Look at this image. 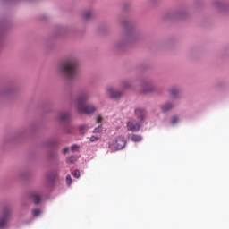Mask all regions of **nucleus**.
<instances>
[{"label":"nucleus","mask_w":229,"mask_h":229,"mask_svg":"<svg viewBox=\"0 0 229 229\" xmlns=\"http://www.w3.org/2000/svg\"><path fill=\"white\" fill-rule=\"evenodd\" d=\"M59 71L68 80L76 78V72H78V61L74 58L64 61L59 64Z\"/></svg>","instance_id":"1"},{"label":"nucleus","mask_w":229,"mask_h":229,"mask_svg":"<svg viewBox=\"0 0 229 229\" xmlns=\"http://www.w3.org/2000/svg\"><path fill=\"white\" fill-rule=\"evenodd\" d=\"M89 95L83 94L77 98V109L80 114H94L96 107L92 105H86Z\"/></svg>","instance_id":"2"},{"label":"nucleus","mask_w":229,"mask_h":229,"mask_svg":"<svg viewBox=\"0 0 229 229\" xmlns=\"http://www.w3.org/2000/svg\"><path fill=\"white\" fill-rule=\"evenodd\" d=\"M125 146L126 140L122 136H118L109 144V148L112 151H119V149H123Z\"/></svg>","instance_id":"3"},{"label":"nucleus","mask_w":229,"mask_h":229,"mask_svg":"<svg viewBox=\"0 0 229 229\" xmlns=\"http://www.w3.org/2000/svg\"><path fill=\"white\" fill-rule=\"evenodd\" d=\"M140 130V123L137 120H131L127 123V131H139Z\"/></svg>","instance_id":"4"},{"label":"nucleus","mask_w":229,"mask_h":229,"mask_svg":"<svg viewBox=\"0 0 229 229\" xmlns=\"http://www.w3.org/2000/svg\"><path fill=\"white\" fill-rule=\"evenodd\" d=\"M107 96H110L113 99H117V98H121L122 93L114 89V88L109 87L106 89Z\"/></svg>","instance_id":"5"},{"label":"nucleus","mask_w":229,"mask_h":229,"mask_svg":"<svg viewBox=\"0 0 229 229\" xmlns=\"http://www.w3.org/2000/svg\"><path fill=\"white\" fill-rule=\"evenodd\" d=\"M135 115H137L140 121H144V117H146V110L138 108L135 110Z\"/></svg>","instance_id":"6"},{"label":"nucleus","mask_w":229,"mask_h":229,"mask_svg":"<svg viewBox=\"0 0 229 229\" xmlns=\"http://www.w3.org/2000/svg\"><path fill=\"white\" fill-rule=\"evenodd\" d=\"M6 221H8V210L4 213V217L0 218V228L6 226Z\"/></svg>","instance_id":"7"},{"label":"nucleus","mask_w":229,"mask_h":229,"mask_svg":"<svg viewBox=\"0 0 229 229\" xmlns=\"http://www.w3.org/2000/svg\"><path fill=\"white\" fill-rule=\"evenodd\" d=\"M173 104L171 103H166L162 106V112H168V110H171L173 108Z\"/></svg>","instance_id":"8"},{"label":"nucleus","mask_w":229,"mask_h":229,"mask_svg":"<svg viewBox=\"0 0 229 229\" xmlns=\"http://www.w3.org/2000/svg\"><path fill=\"white\" fill-rule=\"evenodd\" d=\"M31 198H32L35 205H38V203H40V195H38L37 193H33L31 195Z\"/></svg>","instance_id":"9"},{"label":"nucleus","mask_w":229,"mask_h":229,"mask_svg":"<svg viewBox=\"0 0 229 229\" xmlns=\"http://www.w3.org/2000/svg\"><path fill=\"white\" fill-rule=\"evenodd\" d=\"M131 140H132V142H140L142 140V136L137 135V134H133L131 137Z\"/></svg>","instance_id":"10"},{"label":"nucleus","mask_w":229,"mask_h":229,"mask_svg":"<svg viewBox=\"0 0 229 229\" xmlns=\"http://www.w3.org/2000/svg\"><path fill=\"white\" fill-rule=\"evenodd\" d=\"M70 115L68 113H64L60 115V121H68Z\"/></svg>","instance_id":"11"},{"label":"nucleus","mask_w":229,"mask_h":229,"mask_svg":"<svg viewBox=\"0 0 229 229\" xmlns=\"http://www.w3.org/2000/svg\"><path fill=\"white\" fill-rule=\"evenodd\" d=\"M148 92H153V87L150 85L145 86V89H143L144 94H148Z\"/></svg>","instance_id":"12"},{"label":"nucleus","mask_w":229,"mask_h":229,"mask_svg":"<svg viewBox=\"0 0 229 229\" xmlns=\"http://www.w3.org/2000/svg\"><path fill=\"white\" fill-rule=\"evenodd\" d=\"M66 162L67 164H74V162H76V157L72 156L70 157H67Z\"/></svg>","instance_id":"13"},{"label":"nucleus","mask_w":229,"mask_h":229,"mask_svg":"<svg viewBox=\"0 0 229 229\" xmlns=\"http://www.w3.org/2000/svg\"><path fill=\"white\" fill-rule=\"evenodd\" d=\"M31 214L33 217H38V215L40 214V209L38 208L32 209Z\"/></svg>","instance_id":"14"},{"label":"nucleus","mask_w":229,"mask_h":229,"mask_svg":"<svg viewBox=\"0 0 229 229\" xmlns=\"http://www.w3.org/2000/svg\"><path fill=\"white\" fill-rule=\"evenodd\" d=\"M83 17H84V19H90V17H92V12L88 11V12L84 13Z\"/></svg>","instance_id":"15"},{"label":"nucleus","mask_w":229,"mask_h":229,"mask_svg":"<svg viewBox=\"0 0 229 229\" xmlns=\"http://www.w3.org/2000/svg\"><path fill=\"white\" fill-rule=\"evenodd\" d=\"M170 94H171V96H174V97L178 96V89H176V88L172 89L170 90Z\"/></svg>","instance_id":"16"},{"label":"nucleus","mask_w":229,"mask_h":229,"mask_svg":"<svg viewBox=\"0 0 229 229\" xmlns=\"http://www.w3.org/2000/svg\"><path fill=\"white\" fill-rule=\"evenodd\" d=\"M101 131H103V126H101V125L95 128L93 131L94 133H101Z\"/></svg>","instance_id":"17"},{"label":"nucleus","mask_w":229,"mask_h":229,"mask_svg":"<svg viewBox=\"0 0 229 229\" xmlns=\"http://www.w3.org/2000/svg\"><path fill=\"white\" fill-rule=\"evenodd\" d=\"M178 116H173L170 120L171 124H176L178 123Z\"/></svg>","instance_id":"18"},{"label":"nucleus","mask_w":229,"mask_h":229,"mask_svg":"<svg viewBox=\"0 0 229 229\" xmlns=\"http://www.w3.org/2000/svg\"><path fill=\"white\" fill-rule=\"evenodd\" d=\"M71 149H72V153H76V151L80 150V147L78 145H72L71 147Z\"/></svg>","instance_id":"19"},{"label":"nucleus","mask_w":229,"mask_h":229,"mask_svg":"<svg viewBox=\"0 0 229 229\" xmlns=\"http://www.w3.org/2000/svg\"><path fill=\"white\" fill-rule=\"evenodd\" d=\"M66 183L67 185H71V183H72V179L71 178V175L66 176Z\"/></svg>","instance_id":"20"},{"label":"nucleus","mask_w":229,"mask_h":229,"mask_svg":"<svg viewBox=\"0 0 229 229\" xmlns=\"http://www.w3.org/2000/svg\"><path fill=\"white\" fill-rule=\"evenodd\" d=\"M74 178H80V170H75L72 174Z\"/></svg>","instance_id":"21"},{"label":"nucleus","mask_w":229,"mask_h":229,"mask_svg":"<svg viewBox=\"0 0 229 229\" xmlns=\"http://www.w3.org/2000/svg\"><path fill=\"white\" fill-rule=\"evenodd\" d=\"M87 128H88L87 125H81L79 130H80V131H87Z\"/></svg>","instance_id":"22"},{"label":"nucleus","mask_w":229,"mask_h":229,"mask_svg":"<svg viewBox=\"0 0 229 229\" xmlns=\"http://www.w3.org/2000/svg\"><path fill=\"white\" fill-rule=\"evenodd\" d=\"M101 121H103V118L98 115V116L97 117V120H96L97 124H99V123H101Z\"/></svg>","instance_id":"23"},{"label":"nucleus","mask_w":229,"mask_h":229,"mask_svg":"<svg viewBox=\"0 0 229 229\" xmlns=\"http://www.w3.org/2000/svg\"><path fill=\"white\" fill-rule=\"evenodd\" d=\"M96 140H98V137H96V136L90 137V142H96Z\"/></svg>","instance_id":"24"},{"label":"nucleus","mask_w":229,"mask_h":229,"mask_svg":"<svg viewBox=\"0 0 229 229\" xmlns=\"http://www.w3.org/2000/svg\"><path fill=\"white\" fill-rule=\"evenodd\" d=\"M123 87H124L125 89H128V87H130V84L128 82H123Z\"/></svg>","instance_id":"25"},{"label":"nucleus","mask_w":229,"mask_h":229,"mask_svg":"<svg viewBox=\"0 0 229 229\" xmlns=\"http://www.w3.org/2000/svg\"><path fill=\"white\" fill-rule=\"evenodd\" d=\"M69 151V148H64L63 149V154L65 155Z\"/></svg>","instance_id":"26"}]
</instances>
